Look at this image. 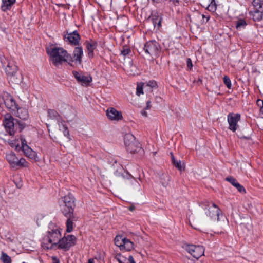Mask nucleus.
<instances>
[{
	"label": "nucleus",
	"instance_id": "f257e3e1",
	"mask_svg": "<svg viewBox=\"0 0 263 263\" xmlns=\"http://www.w3.org/2000/svg\"><path fill=\"white\" fill-rule=\"evenodd\" d=\"M197 216L204 226L211 228H219L228 223L226 216L215 204L202 203Z\"/></svg>",
	"mask_w": 263,
	"mask_h": 263
},
{
	"label": "nucleus",
	"instance_id": "f03ea898",
	"mask_svg": "<svg viewBox=\"0 0 263 263\" xmlns=\"http://www.w3.org/2000/svg\"><path fill=\"white\" fill-rule=\"evenodd\" d=\"M48 117L46 124L51 138L60 143H64L69 141L70 137L67 126L57 112L53 110H49Z\"/></svg>",
	"mask_w": 263,
	"mask_h": 263
},
{
	"label": "nucleus",
	"instance_id": "7ed1b4c3",
	"mask_svg": "<svg viewBox=\"0 0 263 263\" xmlns=\"http://www.w3.org/2000/svg\"><path fill=\"white\" fill-rule=\"evenodd\" d=\"M47 52L50 55L51 60L55 66H59L63 62H70L73 61L71 55L62 48H47Z\"/></svg>",
	"mask_w": 263,
	"mask_h": 263
},
{
	"label": "nucleus",
	"instance_id": "20e7f679",
	"mask_svg": "<svg viewBox=\"0 0 263 263\" xmlns=\"http://www.w3.org/2000/svg\"><path fill=\"white\" fill-rule=\"evenodd\" d=\"M60 236V232L57 227L53 223H50L47 231V237L43 239V246L47 249L56 248Z\"/></svg>",
	"mask_w": 263,
	"mask_h": 263
},
{
	"label": "nucleus",
	"instance_id": "39448f33",
	"mask_svg": "<svg viewBox=\"0 0 263 263\" xmlns=\"http://www.w3.org/2000/svg\"><path fill=\"white\" fill-rule=\"evenodd\" d=\"M63 204L61 205L63 213L67 217H71L74 207V199L72 195L69 194L62 198Z\"/></svg>",
	"mask_w": 263,
	"mask_h": 263
},
{
	"label": "nucleus",
	"instance_id": "423d86ee",
	"mask_svg": "<svg viewBox=\"0 0 263 263\" xmlns=\"http://www.w3.org/2000/svg\"><path fill=\"white\" fill-rule=\"evenodd\" d=\"M124 144L127 151L130 153H136L141 150V146L139 143L136 140L133 135L127 134L124 137Z\"/></svg>",
	"mask_w": 263,
	"mask_h": 263
},
{
	"label": "nucleus",
	"instance_id": "0eeeda50",
	"mask_svg": "<svg viewBox=\"0 0 263 263\" xmlns=\"http://www.w3.org/2000/svg\"><path fill=\"white\" fill-rule=\"evenodd\" d=\"M17 66L15 65L10 66L8 65L6 68V72L10 80L12 83L17 84L21 82V76L17 73Z\"/></svg>",
	"mask_w": 263,
	"mask_h": 263
},
{
	"label": "nucleus",
	"instance_id": "6e6552de",
	"mask_svg": "<svg viewBox=\"0 0 263 263\" xmlns=\"http://www.w3.org/2000/svg\"><path fill=\"white\" fill-rule=\"evenodd\" d=\"M15 120L10 114H6L4 117L3 124L6 131L10 135H13L15 133V125H16Z\"/></svg>",
	"mask_w": 263,
	"mask_h": 263
},
{
	"label": "nucleus",
	"instance_id": "1a4fd4ad",
	"mask_svg": "<svg viewBox=\"0 0 263 263\" xmlns=\"http://www.w3.org/2000/svg\"><path fill=\"white\" fill-rule=\"evenodd\" d=\"M183 248L196 258H199L204 255V249L202 246L185 244Z\"/></svg>",
	"mask_w": 263,
	"mask_h": 263
},
{
	"label": "nucleus",
	"instance_id": "9d476101",
	"mask_svg": "<svg viewBox=\"0 0 263 263\" xmlns=\"http://www.w3.org/2000/svg\"><path fill=\"white\" fill-rule=\"evenodd\" d=\"M76 237L73 235H68L58 241L57 248L68 250L75 243Z\"/></svg>",
	"mask_w": 263,
	"mask_h": 263
},
{
	"label": "nucleus",
	"instance_id": "9b49d317",
	"mask_svg": "<svg viewBox=\"0 0 263 263\" xmlns=\"http://www.w3.org/2000/svg\"><path fill=\"white\" fill-rule=\"evenodd\" d=\"M159 50V45L156 41H149L147 42L144 47V50L146 54L152 57L157 55Z\"/></svg>",
	"mask_w": 263,
	"mask_h": 263
},
{
	"label": "nucleus",
	"instance_id": "f8f14e48",
	"mask_svg": "<svg viewBox=\"0 0 263 263\" xmlns=\"http://www.w3.org/2000/svg\"><path fill=\"white\" fill-rule=\"evenodd\" d=\"M228 122L229 125V129L233 132H235L238 127V122L240 119V115L238 114H229L228 115Z\"/></svg>",
	"mask_w": 263,
	"mask_h": 263
},
{
	"label": "nucleus",
	"instance_id": "ddd939ff",
	"mask_svg": "<svg viewBox=\"0 0 263 263\" xmlns=\"http://www.w3.org/2000/svg\"><path fill=\"white\" fill-rule=\"evenodd\" d=\"M107 118L111 121H118L123 119L121 111L113 107L108 108L106 111Z\"/></svg>",
	"mask_w": 263,
	"mask_h": 263
},
{
	"label": "nucleus",
	"instance_id": "4468645a",
	"mask_svg": "<svg viewBox=\"0 0 263 263\" xmlns=\"http://www.w3.org/2000/svg\"><path fill=\"white\" fill-rule=\"evenodd\" d=\"M3 99L6 106L12 111H15L17 108V105L14 98L7 92H4L3 94Z\"/></svg>",
	"mask_w": 263,
	"mask_h": 263
},
{
	"label": "nucleus",
	"instance_id": "2eb2a0df",
	"mask_svg": "<svg viewBox=\"0 0 263 263\" xmlns=\"http://www.w3.org/2000/svg\"><path fill=\"white\" fill-rule=\"evenodd\" d=\"M75 78L83 85L87 86L92 81V78L90 76H84L77 71L73 72Z\"/></svg>",
	"mask_w": 263,
	"mask_h": 263
},
{
	"label": "nucleus",
	"instance_id": "dca6fc26",
	"mask_svg": "<svg viewBox=\"0 0 263 263\" xmlns=\"http://www.w3.org/2000/svg\"><path fill=\"white\" fill-rule=\"evenodd\" d=\"M80 36L77 31H73L71 33H67L64 36V40L68 41L70 44L77 45L79 43Z\"/></svg>",
	"mask_w": 263,
	"mask_h": 263
},
{
	"label": "nucleus",
	"instance_id": "f3484780",
	"mask_svg": "<svg viewBox=\"0 0 263 263\" xmlns=\"http://www.w3.org/2000/svg\"><path fill=\"white\" fill-rule=\"evenodd\" d=\"M124 68L130 75L135 76L139 73L137 67L130 62L125 64Z\"/></svg>",
	"mask_w": 263,
	"mask_h": 263
},
{
	"label": "nucleus",
	"instance_id": "a211bd4d",
	"mask_svg": "<svg viewBox=\"0 0 263 263\" xmlns=\"http://www.w3.org/2000/svg\"><path fill=\"white\" fill-rule=\"evenodd\" d=\"M83 54V50L81 47H76L73 51V59L79 64L81 63L82 55Z\"/></svg>",
	"mask_w": 263,
	"mask_h": 263
},
{
	"label": "nucleus",
	"instance_id": "6ab92c4d",
	"mask_svg": "<svg viewBox=\"0 0 263 263\" xmlns=\"http://www.w3.org/2000/svg\"><path fill=\"white\" fill-rule=\"evenodd\" d=\"M6 159L9 163L13 166L15 167L17 165V158L13 153H10L6 155Z\"/></svg>",
	"mask_w": 263,
	"mask_h": 263
},
{
	"label": "nucleus",
	"instance_id": "aec40b11",
	"mask_svg": "<svg viewBox=\"0 0 263 263\" xmlns=\"http://www.w3.org/2000/svg\"><path fill=\"white\" fill-rule=\"evenodd\" d=\"M15 110H16V116L20 119L25 120L27 118V110L25 108L21 107L19 108L17 106V108H16Z\"/></svg>",
	"mask_w": 263,
	"mask_h": 263
},
{
	"label": "nucleus",
	"instance_id": "412c9836",
	"mask_svg": "<svg viewBox=\"0 0 263 263\" xmlns=\"http://www.w3.org/2000/svg\"><path fill=\"white\" fill-rule=\"evenodd\" d=\"M25 155L32 159H35L36 152L33 151L29 146H25V148L22 149Z\"/></svg>",
	"mask_w": 263,
	"mask_h": 263
},
{
	"label": "nucleus",
	"instance_id": "4be33fe9",
	"mask_svg": "<svg viewBox=\"0 0 263 263\" xmlns=\"http://www.w3.org/2000/svg\"><path fill=\"white\" fill-rule=\"evenodd\" d=\"M15 1L16 0H3V4L1 6L2 10L3 11H6L15 2Z\"/></svg>",
	"mask_w": 263,
	"mask_h": 263
},
{
	"label": "nucleus",
	"instance_id": "5701e85b",
	"mask_svg": "<svg viewBox=\"0 0 263 263\" xmlns=\"http://www.w3.org/2000/svg\"><path fill=\"white\" fill-rule=\"evenodd\" d=\"M252 4L254 7V10L257 11H261L263 13V1L254 0Z\"/></svg>",
	"mask_w": 263,
	"mask_h": 263
},
{
	"label": "nucleus",
	"instance_id": "b1692460",
	"mask_svg": "<svg viewBox=\"0 0 263 263\" xmlns=\"http://www.w3.org/2000/svg\"><path fill=\"white\" fill-rule=\"evenodd\" d=\"M134 249V243L129 239L125 238L124 240L123 247L121 248V250H125L129 251Z\"/></svg>",
	"mask_w": 263,
	"mask_h": 263
},
{
	"label": "nucleus",
	"instance_id": "393cba45",
	"mask_svg": "<svg viewBox=\"0 0 263 263\" xmlns=\"http://www.w3.org/2000/svg\"><path fill=\"white\" fill-rule=\"evenodd\" d=\"M250 14L252 17V18L255 21H260L263 17V13L261 11H257L254 10L250 12Z\"/></svg>",
	"mask_w": 263,
	"mask_h": 263
},
{
	"label": "nucleus",
	"instance_id": "a878e982",
	"mask_svg": "<svg viewBox=\"0 0 263 263\" xmlns=\"http://www.w3.org/2000/svg\"><path fill=\"white\" fill-rule=\"evenodd\" d=\"M159 178L161 180L162 185L164 187H166L168 185L170 180L167 174L160 173L159 174Z\"/></svg>",
	"mask_w": 263,
	"mask_h": 263
},
{
	"label": "nucleus",
	"instance_id": "bb28decb",
	"mask_svg": "<svg viewBox=\"0 0 263 263\" xmlns=\"http://www.w3.org/2000/svg\"><path fill=\"white\" fill-rule=\"evenodd\" d=\"M125 238H126L122 237L121 236H117L115 238V245L120 247V249L122 248Z\"/></svg>",
	"mask_w": 263,
	"mask_h": 263
},
{
	"label": "nucleus",
	"instance_id": "cd10ccee",
	"mask_svg": "<svg viewBox=\"0 0 263 263\" xmlns=\"http://www.w3.org/2000/svg\"><path fill=\"white\" fill-rule=\"evenodd\" d=\"M155 27L157 25L158 27L161 26V18L157 15H152L151 18Z\"/></svg>",
	"mask_w": 263,
	"mask_h": 263
},
{
	"label": "nucleus",
	"instance_id": "c85d7f7f",
	"mask_svg": "<svg viewBox=\"0 0 263 263\" xmlns=\"http://www.w3.org/2000/svg\"><path fill=\"white\" fill-rule=\"evenodd\" d=\"M96 47V43L95 42L89 43L87 45V48L88 51V55L92 57L93 55V52Z\"/></svg>",
	"mask_w": 263,
	"mask_h": 263
},
{
	"label": "nucleus",
	"instance_id": "c756f323",
	"mask_svg": "<svg viewBox=\"0 0 263 263\" xmlns=\"http://www.w3.org/2000/svg\"><path fill=\"white\" fill-rule=\"evenodd\" d=\"M8 143L9 145L13 148H15L16 149H18L20 147L19 141L18 139H14L12 140L8 141Z\"/></svg>",
	"mask_w": 263,
	"mask_h": 263
},
{
	"label": "nucleus",
	"instance_id": "7c9ffc66",
	"mask_svg": "<svg viewBox=\"0 0 263 263\" xmlns=\"http://www.w3.org/2000/svg\"><path fill=\"white\" fill-rule=\"evenodd\" d=\"M151 108V102L150 101H148L146 102V106L144 107V108L141 111V115L145 117H147V113L146 111L147 110H149Z\"/></svg>",
	"mask_w": 263,
	"mask_h": 263
},
{
	"label": "nucleus",
	"instance_id": "2f4dec72",
	"mask_svg": "<svg viewBox=\"0 0 263 263\" xmlns=\"http://www.w3.org/2000/svg\"><path fill=\"white\" fill-rule=\"evenodd\" d=\"M72 215L73 214L71 217H69L66 222V231L67 232H71L73 230V222L70 219L72 217Z\"/></svg>",
	"mask_w": 263,
	"mask_h": 263
},
{
	"label": "nucleus",
	"instance_id": "473e14b6",
	"mask_svg": "<svg viewBox=\"0 0 263 263\" xmlns=\"http://www.w3.org/2000/svg\"><path fill=\"white\" fill-rule=\"evenodd\" d=\"M246 25V23L243 20H239L236 24V28L237 29L240 30L243 28Z\"/></svg>",
	"mask_w": 263,
	"mask_h": 263
},
{
	"label": "nucleus",
	"instance_id": "72a5a7b5",
	"mask_svg": "<svg viewBox=\"0 0 263 263\" xmlns=\"http://www.w3.org/2000/svg\"><path fill=\"white\" fill-rule=\"evenodd\" d=\"M2 259L4 263H11V258L6 254L3 253L2 255Z\"/></svg>",
	"mask_w": 263,
	"mask_h": 263
},
{
	"label": "nucleus",
	"instance_id": "f704fd0d",
	"mask_svg": "<svg viewBox=\"0 0 263 263\" xmlns=\"http://www.w3.org/2000/svg\"><path fill=\"white\" fill-rule=\"evenodd\" d=\"M130 52V49L127 46L123 47V49L121 51V55H122L123 57L129 54Z\"/></svg>",
	"mask_w": 263,
	"mask_h": 263
},
{
	"label": "nucleus",
	"instance_id": "c9c22d12",
	"mask_svg": "<svg viewBox=\"0 0 263 263\" xmlns=\"http://www.w3.org/2000/svg\"><path fill=\"white\" fill-rule=\"evenodd\" d=\"M226 180L229 182L232 185L235 186L236 184L238 183L236 180L232 176H228L226 178Z\"/></svg>",
	"mask_w": 263,
	"mask_h": 263
},
{
	"label": "nucleus",
	"instance_id": "e433bc0d",
	"mask_svg": "<svg viewBox=\"0 0 263 263\" xmlns=\"http://www.w3.org/2000/svg\"><path fill=\"white\" fill-rule=\"evenodd\" d=\"M223 82H224V83L227 86L228 88L230 89L231 88V82L228 77H227V76H225L223 77Z\"/></svg>",
	"mask_w": 263,
	"mask_h": 263
},
{
	"label": "nucleus",
	"instance_id": "4c0bfd02",
	"mask_svg": "<svg viewBox=\"0 0 263 263\" xmlns=\"http://www.w3.org/2000/svg\"><path fill=\"white\" fill-rule=\"evenodd\" d=\"M143 85H144L143 83L138 84L137 87V90H136V93L138 96H139L140 95L142 94L143 93Z\"/></svg>",
	"mask_w": 263,
	"mask_h": 263
},
{
	"label": "nucleus",
	"instance_id": "58836bf2",
	"mask_svg": "<svg viewBox=\"0 0 263 263\" xmlns=\"http://www.w3.org/2000/svg\"><path fill=\"white\" fill-rule=\"evenodd\" d=\"M145 87H149L150 88H155L157 87V83L154 81H150L146 83Z\"/></svg>",
	"mask_w": 263,
	"mask_h": 263
},
{
	"label": "nucleus",
	"instance_id": "ea45409f",
	"mask_svg": "<svg viewBox=\"0 0 263 263\" xmlns=\"http://www.w3.org/2000/svg\"><path fill=\"white\" fill-rule=\"evenodd\" d=\"M174 165L180 171L184 170V166L182 165L180 161H177L175 163H173Z\"/></svg>",
	"mask_w": 263,
	"mask_h": 263
},
{
	"label": "nucleus",
	"instance_id": "a19ab883",
	"mask_svg": "<svg viewBox=\"0 0 263 263\" xmlns=\"http://www.w3.org/2000/svg\"><path fill=\"white\" fill-rule=\"evenodd\" d=\"M234 187H235L239 192L241 193H246V190L243 186L240 184L238 182L236 184V185Z\"/></svg>",
	"mask_w": 263,
	"mask_h": 263
},
{
	"label": "nucleus",
	"instance_id": "79ce46f5",
	"mask_svg": "<svg viewBox=\"0 0 263 263\" xmlns=\"http://www.w3.org/2000/svg\"><path fill=\"white\" fill-rule=\"evenodd\" d=\"M21 145H22V146L21 147H20L18 148L19 149H24L25 148V146H29L27 144V141L26 140H25V138H24L22 136H21Z\"/></svg>",
	"mask_w": 263,
	"mask_h": 263
},
{
	"label": "nucleus",
	"instance_id": "37998d69",
	"mask_svg": "<svg viewBox=\"0 0 263 263\" xmlns=\"http://www.w3.org/2000/svg\"><path fill=\"white\" fill-rule=\"evenodd\" d=\"M132 178V176L126 173L125 175H122L119 176V179L120 180H125V179H129Z\"/></svg>",
	"mask_w": 263,
	"mask_h": 263
},
{
	"label": "nucleus",
	"instance_id": "c03bdc74",
	"mask_svg": "<svg viewBox=\"0 0 263 263\" xmlns=\"http://www.w3.org/2000/svg\"><path fill=\"white\" fill-rule=\"evenodd\" d=\"M25 163H26V160L24 158H21L20 160L17 159L16 166H18V165L24 166Z\"/></svg>",
	"mask_w": 263,
	"mask_h": 263
},
{
	"label": "nucleus",
	"instance_id": "a18cd8bd",
	"mask_svg": "<svg viewBox=\"0 0 263 263\" xmlns=\"http://www.w3.org/2000/svg\"><path fill=\"white\" fill-rule=\"evenodd\" d=\"M257 104L260 108V111L263 112V100L258 99L257 101Z\"/></svg>",
	"mask_w": 263,
	"mask_h": 263
},
{
	"label": "nucleus",
	"instance_id": "49530a36",
	"mask_svg": "<svg viewBox=\"0 0 263 263\" xmlns=\"http://www.w3.org/2000/svg\"><path fill=\"white\" fill-rule=\"evenodd\" d=\"M208 9L210 11H214L216 10V6L215 4H211L208 7Z\"/></svg>",
	"mask_w": 263,
	"mask_h": 263
},
{
	"label": "nucleus",
	"instance_id": "de8ad7c7",
	"mask_svg": "<svg viewBox=\"0 0 263 263\" xmlns=\"http://www.w3.org/2000/svg\"><path fill=\"white\" fill-rule=\"evenodd\" d=\"M186 64H187V67L190 69H192V68L193 67V64H192V61H191V60L190 58H188L187 59Z\"/></svg>",
	"mask_w": 263,
	"mask_h": 263
},
{
	"label": "nucleus",
	"instance_id": "09e8293b",
	"mask_svg": "<svg viewBox=\"0 0 263 263\" xmlns=\"http://www.w3.org/2000/svg\"><path fill=\"white\" fill-rule=\"evenodd\" d=\"M128 260L129 263H135V261L134 258L132 256H129L128 257Z\"/></svg>",
	"mask_w": 263,
	"mask_h": 263
},
{
	"label": "nucleus",
	"instance_id": "8fccbe9b",
	"mask_svg": "<svg viewBox=\"0 0 263 263\" xmlns=\"http://www.w3.org/2000/svg\"><path fill=\"white\" fill-rule=\"evenodd\" d=\"M52 259L53 263H59V261L56 257L53 256L52 257Z\"/></svg>",
	"mask_w": 263,
	"mask_h": 263
},
{
	"label": "nucleus",
	"instance_id": "3c124183",
	"mask_svg": "<svg viewBox=\"0 0 263 263\" xmlns=\"http://www.w3.org/2000/svg\"><path fill=\"white\" fill-rule=\"evenodd\" d=\"M15 122H16V125L17 124L19 125V126L20 127V129H21V130H22L24 128V127L23 125L21 124V123H20L16 120H15Z\"/></svg>",
	"mask_w": 263,
	"mask_h": 263
},
{
	"label": "nucleus",
	"instance_id": "603ef678",
	"mask_svg": "<svg viewBox=\"0 0 263 263\" xmlns=\"http://www.w3.org/2000/svg\"><path fill=\"white\" fill-rule=\"evenodd\" d=\"M171 158H172V162L173 163H175V162H176V160L175 159V157H174L173 154L172 153H171Z\"/></svg>",
	"mask_w": 263,
	"mask_h": 263
},
{
	"label": "nucleus",
	"instance_id": "864d4df0",
	"mask_svg": "<svg viewBox=\"0 0 263 263\" xmlns=\"http://www.w3.org/2000/svg\"><path fill=\"white\" fill-rule=\"evenodd\" d=\"M117 260L119 263H124L121 258H117Z\"/></svg>",
	"mask_w": 263,
	"mask_h": 263
},
{
	"label": "nucleus",
	"instance_id": "5fc2aeb1",
	"mask_svg": "<svg viewBox=\"0 0 263 263\" xmlns=\"http://www.w3.org/2000/svg\"><path fill=\"white\" fill-rule=\"evenodd\" d=\"M88 263H94V260L92 258H90L88 260Z\"/></svg>",
	"mask_w": 263,
	"mask_h": 263
},
{
	"label": "nucleus",
	"instance_id": "6e6d98bb",
	"mask_svg": "<svg viewBox=\"0 0 263 263\" xmlns=\"http://www.w3.org/2000/svg\"><path fill=\"white\" fill-rule=\"evenodd\" d=\"M202 16L203 18H206L205 22H207L208 21L209 17H206L204 15H202Z\"/></svg>",
	"mask_w": 263,
	"mask_h": 263
},
{
	"label": "nucleus",
	"instance_id": "4d7b16f0",
	"mask_svg": "<svg viewBox=\"0 0 263 263\" xmlns=\"http://www.w3.org/2000/svg\"><path fill=\"white\" fill-rule=\"evenodd\" d=\"M129 209L130 211H132V210H134V207H133V206H130V207L129 208Z\"/></svg>",
	"mask_w": 263,
	"mask_h": 263
},
{
	"label": "nucleus",
	"instance_id": "13d9d810",
	"mask_svg": "<svg viewBox=\"0 0 263 263\" xmlns=\"http://www.w3.org/2000/svg\"><path fill=\"white\" fill-rule=\"evenodd\" d=\"M198 81H199V82H201V80L199 79L198 80Z\"/></svg>",
	"mask_w": 263,
	"mask_h": 263
}]
</instances>
